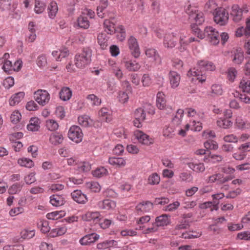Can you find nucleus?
I'll use <instances>...</instances> for the list:
<instances>
[{
	"label": "nucleus",
	"mask_w": 250,
	"mask_h": 250,
	"mask_svg": "<svg viewBox=\"0 0 250 250\" xmlns=\"http://www.w3.org/2000/svg\"><path fill=\"white\" fill-rule=\"evenodd\" d=\"M4 249V250H24V247L22 245H15L6 246Z\"/></svg>",
	"instance_id": "nucleus-64"
},
{
	"label": "nucleus",
	"mask_w": 250,
	"mask_h": 250,
	"mask_svg": "<svg viewBox=\"0 0 250 250\" xmlns=\"http://www.w3.org/2000/svg\"><path fill=\"white\" fill-rule=\"evenodd\" d=\"M156 105L161 110L164 109L166 106L165 94L162 92H159L157 94Z\"/></svg>",
	"instance_id": "nucleus-21"
},
{
	"label": "nucleus",
	"mask_w": 250,
	"mask_h": 250,
	"mask_svg": "<svg viewBox=\"0 0 250 250\" xmlns=\"http://www.w3.org/2000/svg\"><path fill=\"white\" fill-rule=\"evenodd\" d=\"M115 241L113 240L110 241H106L103 243H99L97 245V249L99 250L106 249L109 247L113 246Z\"/></svg>",
	"instance_id": "nucleus-46"
},
{
	"label": "nucleus",
	"mask_w": 250,
	"mask_h": 250,
	"mask_svg": "<svg viewBox=\"0 0 250 250\" xmlns=\"http://www.w3.org/2000/svg\"><path fill=\"white\" fill-rule=\"evenodd\" d=\"M98 238L99 236L97 234L91 233L83 237L80 239V242L82 245H87L94 243Z\"/></svg>",
	"instance_id": "nucleus-17"
},
{
	"label": "nucleus",
	"mask_w": 250,
	"mask_h": 250,
	"mask_svg": "<svg viewBox=\"0 0 250 250\" xmlns=\"http://www.w3.org/2000/svg\"><path fill=\"white\" fill-rule=\"evenodd\" d=\"M50 203L55 207L62 206L65 203V199L62 195L54 194L50 197Z\"/></svg>",
	"instance_id": "nucleus-14"
},
{
	"label": "nucleus",
	"mask_w": 250,
	"mask_h": 250,
	"mask_svg": "<svg viewBox=\"0 0 250 250\" xmlns=\"http://www.w3.org/2000/svg\"><path fill=\"white\" fill-rule=\"evenodd\" d=\"M64 185L62 184H53L49 187V190L52 192H57L64 189Z\"/></svg>",
	"instance_id": "nucleus-54"
},
{
	"label": "nucleus",
	"mask_w": 250,
	"mask_h": 250,
	"mask_svg": "<svg viewBox=\"0 0 250 250\" xmlns=\"http://www.w3.org/2000/svg\"><path fill=\"white\" fill-rule=\"evenodd\" d=\"M248 9L246 5H244L241 8L237 4L232 6L230 15L235 22H239L242 19L243 13H247Z\"/></svg>",
	"instance_id": "nucleus-6"
},
{
	"label": "nucleus",
	"mask_w": 250,
	"mask_h": 250,
	"mask_svg": "<svg viewBox=\"0 0 250 250\" xmlns=\"http://www.w3.org/2000/svg\"><path fill=\"white\" fill-rule=\"evenodd\" d=\"M134 117L136 119L144 120L146 119V114L144 110L142 108L136 109L134 112Z\"/></svg>",
	"instance_id": "nucleus-45"
},
{
	"label": "nucleus",
	"mask_w": 250,
	"mask_h": 250,
	"mask_svg": "<svg viewBox=\"0 0 250 250\" xmlns=\"http://www.w3.org/2000/svg\"><path fill=\"white\" fill-rule=\"evenodd\" d=\"M108 162L110 164L119 167H124L126 164L125 160L121 157L110 158L108 160Z\"/></svg>",
	"instance_id": "nucleus-28"
},
{
	"label": "nucleus",
	"mask_w": 250,
	"mask_h": 250,
	"mask_svg": "<svg viewBox=\"0 0 250 250\" xmlns=\"http://www.w3.org/2000/svg\"><path fill=\"white\" fill-rule=\"evenodd\" d=\"M134 135L139 142L143 145L149 146L153 143V140L147 134L140 130L134 131Z\"/></svg>",
	"instance_id": "nucleus-8"
},
{
	"label": "nucleus",
	"mask_w": 250,
	"mask_h": 250,
	"mask_svg": "<svg viewBox=\"0 0 250 250\" xmlns=\"http://www.w3.org/2000/svg\"><path fill=\"white\" fill-rule=\"evenodd\" d=\"M35 174L33 172L30 173L27 176L25 177L24 181L28 185H30L34 183L36 181V178L35 177Z\"/></svg>",
	"instance_id": "nucleus-63"
},
{
	"label": "nucleus",
	"mask_w": 250,
	"mask_h": 250,
	"mask_svg": "<svg viewBox=\"0 0 250 250\" xmlns=\"http://www.w3.org/2000/svg\"><path fill=\"white\" fill-rule=\"evenodd\" d=\"M23 184L21 183H16L12 185L8 189V192L10 194L18 193L21 191Z\"/></svg>",
	"instance_id": "nucleus-33"
},
{
	"label": "nucleus",
	"mask_w": 250,
	"mask_h": 250,
	"mask_svg": "<svg viewBox=\"0 0 250 250\" xmlns=\"http://www.w3.org/2000/svg\"><path fill=\"white\" fill-rule=\"evenodd\" d=\"M169 222L168 216L167 214H163L160 216L157 217L154 223L156 226L159 227L167 226L169 224Z\"/></svg>",
	"instance_id": "nucleus-19"
},
{
	"label": "nucleus",
	"mask_w": 250,
	"mask_h": 250,
	"mask_svg": "<svg viewBox=\"0 0 250 250\" xmlns=\"http://www.w3.org/2000/svg\"><path fill=\"white\" fill-rule=\"evenodd\" d=\"M37 226L43 233L48 232L50 229L48 222L46 220H41L37 223Z\"/></svg>",
	"instance_id": "nucleus-32"
},
{
	"label": "nucleus",
	"mask_w": 250,
	"mask_h": 250,
	"mask_svg": "<svg viewBox=\"0 0 250 250\" xmlns=\"http://www.w3.org/2000/svg\"><path fill=\"white\" fill-rule=\"evenodd\" d=\"M78 25L80 28L87 29L89 26V21L86 16L82 14L77 19Z\"/></svg>",
	"instance_id": "nucleus-25"
},
{
	"label": "nucleus",
	"mask_w": 250,
	"mask_h": 250,
	"mask_svg": "<svg viewBox=\"0 0 250 250\" xmlns=\"http://www.w3.org/2000/svg\"><path fill=\"white\" fill-rule=\"evenodd\" d=\"M160 181V176L156 173L150 175L148 179V183L151 185H157Z\"/></svg>",
	"instance_id": "nucleus-43"
},
{
	"label": "nucleus",
	"mask_w": 250,
	"mask_h": 250,
	"mask_svg": "<svg viewBox=\"0 0 250 250\" xmlns=\"http://www.w3.org/2000/svg\"><path fill=\"white\" fill-rule=\"evenodd\" d=\"M21 118V114L19 111H14L11 116L10 119L13 124L17 123Z\"/></svg>",
	"instance_id": "nucleus-59"
},
{
	"label": "nucleus",
	"mask_w": 250,
	"mask_h": 250,
	"mask_svg": "<svg viewBox=\"0 0 250 250\" xmlns=\"http://www.w3.org/2000/svg\"><path fill=\"white\" fill-rule=\"evenodd\" d=\"M24 96L23 92H19L11 96L9 99V104L11 106H14L18 104Z\"/></svg>",
	"instance_id": "nucleus-20"
},
{
	"label": "nucleus",
	"mask_w": 250,
	"mask_h": 250,
	"mask_svg": "<svg viewBox=\"0 0 250 250\" xmlns=\"http://www.w3.org/2000/svg\"><path fill=\"white\" fill-rule=\"evenodd\" d=\"M189 227V222L186 220H182L179 224L175 226L176 230L187 229Z\"/></svg>",
	"instance_id": "nucleus-57"
},
{
	"label": "nucleus",
	"mask_w": 250,
	"mask_h": 250,
	"mask_svg": "<svg viewBox=\"0 0 250 250\" xmlns=\"http://www.w3.org/2000/svg\"><path fill=\"white\" fill-rule=\"evenodd\" d=\"M244 60V53L240 50L237 49L235 52L233 62L235 63L240 64H241Z\"/></svg>",
	"instance_id": "nucleus-38"
},
{
	"label": "nucleus",
	"mask_w": 250,
	"mask_h": 250,
	"mask_svg": "<svg viewBox=\"0 0 250 250\" xmlns=\"http://www.w3.org/2000/svg\"><path fill=\"white\" fill-rule=\"evenodd\" d=\"M215 68V65L212 62L201 60L198 62L196 67L190 69L188 71V75L197 77V80L203 83L206 80V77L204 75L205 72L206 71H214Z\"/></svg>",
	"instance_id": "nucleus-2"
},
{
	"label": "nucleus",
	"mask_w": 250,
	"mask_h": 250,
	"mask_svg": "<svg viewBox=\"0 0 250 250\" xmlns=\"http://www.w3.org/2000/svg\"><path fill=\"white\" fill-rule=\"evenodd\" d=\"M98 207L103 209L110 210L113 209L116 206V203L115 201L110 199H104L100 201L98 203Z\"/></svg>",
	"instance_id": "nucleus-10"
},
{
	"label": "nucleus",
	"mask_w": 250,
	"mask_h": 250,
	"mask_svg": "<svg viewBox=\"0 0 250 250\" xmlns=\"http://www.w3.org/2000/svg\"><path fill=\"white\" fill-rule=\"evenodd\" d=\"M52 54L57 61H61L62 58L68 56L69 51L67 48H58L57 50L52 52Z\"/></svg>",
	"instance_id": "nucleus-13"
},
{
	"label": "nucleus",
	"mask_w": 250,
	"mask_h": 250,
	"mask_svg": "<svg viewBox=\"0 0 250 250\" xmlns=\"http://www.w3.org/2000/svg\"><path fill=\"white\" fill-rule=\"evenodd\" d=\"M204 146L207 149H217L218 145L217 143L212 140H208L205 142Z\"/></svg>",
	"instance_id": "nucleus-52"
},
{
	"label": "nucleus",
	"mask_w": 250,
	"mask_h": 250,
	"mask_svg": "<svg viewBox=\"0 0 250 250\" xmlns=\"http://www.w3.org/2000/svg\"><path fill=\"white\" fill-rule=\"evenodd\" d=\"M108 37L105 33H100L98 35L97 37L98 42L100 46H105L108 45Z\"/></svg>",
	"instance_id": "nucleus-36"
},
{
	"label": "nucleus",
	"mask_w": 250,
	"mask_h": 250,
	"mask_svg": "<svg viewBox=\"0 0 250 250\" xmlns=\"http://www.w3.org/2000/svg\"><path fill=\"white\" fill-rule=\"evenodd\" d=\"M86 187L88 188L92 192H98L101 190V187L99 183L96 182H90L86 183Z\"/></svg>",
	"instance_id": "nucleus-39"
},
{
	"label": "nucleus",
	"mask_w": 250,
	"mask_h": 250,
	"mask_svg": "<svg viewBox=\"0 0 250 250\" xmlns=\"http://www.w3.org/2000/svg\"><path fill=\"white\" fill-rule=\"evenodd\" d=\"M72 199L79 204H84L87 201V198L80 190H75L71 193Z\"/></svg>",
	"instance_id": "nucleus-9"
},
{
	"label": "nucleus",
	"mask_w": 250,
	"mask_h": 250,
	"mask_svg": "<svg viewBox=\"0 0 250 250\" xmlns=\"http://www.w3.org/2000/svg\"><path fill=\"white\" fill-rule=\"evenodd\" d=\"M47 10L49 17L52 19H54L58 10L57 3L55 1L51 2Z\"/></svg>",
	"instance_id": "nucleus-23"
},
{
	"label": "nucleus",
	"mask_w": 250,
	"mask_h": 250,
	"mask_svg": "<svg viewBox=\"0 0 250 250\" xmlns=\"http://www.w3.org/2000/svg\"><path fill=\"white\" fill-rule=\"evenodd\" d=\"M34 99L42 106L47 104L50 100V95L45 90L39 89L34 93Z\"/></svg>",
	"instance_id": "nucleus-7"
},
{
	"label": "nucleus",
	"mask_w": 250,
	"mask_h": 250,
	"mask_svg": "<svg viewBox=\"0 0 250 250\" xmlns=\"http://www.w3.org/2000/svg\"><path fill=\"white\" fill-rule=\"evenodd\" d=\"M65 214L63 211H54L46 214V217L50 220H57L63 217Z\"/></svg>",
	"instance_id": "nucleus-35"
},
{
	"label": "nucleus",
	"mask_w": 250,
	"mask_h": 250,
	"mask_svg": "<svg viewBox=\"0 0 250 250\" xmlns=\"http://www.w3.org/2000/svg\"><path fill=\"white\" fill-rule=\"evenodd\" d=\"M107 170L104 167L97 168L96 169L92 171V174L94 177L100 178L104 175H106Z\"/></svg>",
	"instance_id": "nucleus-42"
},
{
	"label": "nucleus",
	"mask_w": 250,
	"mask_h": 250,
	"mask_svg": "<svg viewBox=\"0 0 250 250\" xmlns=\"http://www.w3.org/2000/svg\"><path fill=\"white\" fill-rule=\"evenodd\" d=\"M100 214L99 212H87L85 214V216L83 217V219L87 221H93L95 223H97L100 221Z\"/></svg>",
	"instance_id": "nucleus-24"
},
{
	"label": "nucleus",
	"mask_w": 250,
	"mask_h": 250,
	"mask_svg": "<svg viewBox=\"0 0 250 250\" xmlns=\"http://www.w3.org/2000/svg\"><path fill=\"white\" fill-rule=\"evenodd\" d=\"M237 74L235 68L231 67L228 69V77L229 81H233Z\"/></svg>",
	"instance_id": "nucleus-60"
},
{
	"label": "nucleus",
	"mask_w": 250,
	"mask_h": 250,
	"mask_svg": "<svg viewBox=\"0 0 250 250\" xmlns=\"http://www.w3.org/2000/svg\"><path fill=\"white\" fill-rule=\"evenodd\" d=\"M46 126L48 130L54 131L58 129L59 125L55 121L49 120L46 121Z\"/></svg>",
	"instance_id": "nucleus-47"
},
{
	"label": "nucleus",
	"mask_w": 250,
	"mask_h": 250,
	"mask_svg": "<svg viewBox=\"0 0 250 250\" xmlns=\"http://www.w3.org/2000/svg\"><path fill=\"white\" fill-rule=\"evenodd\" d=\"M229 19V14L226 10L222 7L215 8L214 14V21L220 25H225Z\"/></svg>",
	"instance_id": "nucleus-4"
},
{
	"label": "nucleus",
	"mask_w": 250,
	"mask_h": 250,
	"mask_svg": "<svg viewBox=\"0 0 250 250\" xmlns=\"http://www.w3.org/2000/svg\"><path fill=\"white\" fill-rule=\"evenodd\" d=\"M212 96H218L222 95L223 90L221 85L218 84H213L211 86Z\"/></svg>",
	"instance_id": "nucleus-48"
},
{
	"label": "nucleus",
	"mask_w": 250,
	"mask_h": 250,
	"mask_svg": "<svg viewBox=\"0 0 250 250\" xmlns=\"http://www.w3.org/2000/svg\"><path fill=\"white\" fill-rule=\"evenodd\" d=\"M188 167L196 172H202L204 171L205 167L203 163H195L190 162L188 163Z\"/></svg>",
	"instance_id": "nucleus-26"
},
{
	"label": "nucleus",
	"mask_w": 250,
	"mask_h": 250,
	"mask_svg": "<svg viewBox=\"0 0 250 250\" xmlns=\"http://www.w3.org/2000/svg\"><path fill=\"white\" fill-rule=\"evenodd\" d=\"M146 55L153 61H156L159 58V55L154 48H147L145 50Z\"/></svg>",
	"instance_id": "nucleus-30"
},
{
	"label": "nucleus",
	"mask_w": 250,
	"mask_h": 250,
	"mask_svg": "<svg viewBox=\"0 0 250 250\" xmlns=\"http://www.w3.org/2000/svg\"><path fill=\"white\" fill-rule=\"evenodd\" d=\"M192 31L195 35L200 39L207 38V40L213 45H216L219 42V34L212 26H207L204 29V33L196 26H192Z\"/></svg>",
	"instance_id": "nucleus-3"
},
{
	"label": "nucleus",
	"mask_w": 250,
	"mask_h": 250,
	"mask_svg": "<svg viewBox=\"0 0 250 250\" xmlns=\"http://www.w3.org/2000/svg\"><path fill=\"white\" fill-rule=\"evenodd\" d=\"M234 97H238L242 102L246 104H250V97L246 95L245 94L236 93L234 94Z\"/></svg>",
	"instance_id": "nucleus-58"
},
{
	"label": "nucleus",
	"mask_w": 250,
	"mask_h": 250,
	"mask_svg": "<svg viewBox=\"0 0 250 250\" xmlns=\"http://www.w3.org/2000/svg\"><path fill=\"white\" fill-rule=\"evenodd\" d=\"M11 4V0H0V9L2 11L8 10Z\"/></svg>",
	"instance_id": "nucleus-53"
},
{
	"label": "nucleus",
	"mask_w": 250,
	"mask_h": 250,
	"mask_svg": "<svg viewBox=\"0 0 250 250\" xmlns=\"http://www.w3.org/2000/svg\"><path fill=\"white\" fill-rule=\"evenodd\" d=\"M104 25L105 31L108 34H112L118 31V28L116 29L114 19L105 20Z\"/></svg>",
	"instance_id": "nucleus-12"
},
{
	"label": "nucleus",
	"mask_w": 250,
	"mask_h": 250,
	"mask_svg": "<svg viewBox=\"0 0 250 250\" xmlns=\"http://www.w3.org/2000/svg\"><path fill=\"white\" fill-rule=\"evenodd\" d=\"M18 63L19 65L17 66V67H15L14 66H13L11 61L8 60H5L4 61V64L2 68L3 70L8 74H10V71L12 70L18 71L21 69V62L20 61H17L15 62V63Z\"/></svg>",
	"instance_id": "nucleus-11"
},
{
	"label": "nucleus",
	"mask_w": 250,
	"mask_h": 250,
	"mask_svg": "<svg viewBox=\"0 0 250 250\" xmlns=\"http://www.w3.org/2000/svg\"><path fill=\"white\" fill-rule=\"evenodd\" d=\"M240 87L242 89L243 92L250 93V81L242 79L240 83Z\"/></svg>",
	"instance_id": "nucleus-44"
},
{
	"label": "nucleus",
	"mask_w": 250,
	"mask_h": 250,
	"mask_svg": "<svg viewBox=\"0 0 250 250\" xmlns=\"http://www.w3.org/2000/svg\"><path fill=\"white\" fill-rule=\"evenodd\" d=\"M40 126L38 124V120L35 118L31 119L30 123L27 125L28 130L35 131L38 130Z\"/></svg>",
	"instance_id": "nucleus-41"
},
{
	"label": "nucleus",
	"mask_w": 250,
	"mask_h": 250,
	"mask_svg": "<svg viewBox=\"0 0 250 250\" xmlns=\"http://www.w3.org/2000/svg\"><path fill=\"white\" fill-rule=\"evenodd\" d=\"M18 163L20 166L28 168H31L34 166L33 162L27 158L20 159L18 160Z\"/></svg>",
	"instance_id": "nucleus-40"
},
{
	"label": "nucleus",
	"mask_w": 250,
	"mask_h": 250,
	"mask_svg": "<svg viewBox=\"0 0 250 250\" xmlns=\"http://www.w3.org/2000/svg\"><path fill=\"white\" fill-rule=\"evenodd\" d=\"M68 136L73 142L79 143L82 141L83 133L79 126L73 125L68 131Z\"/></svg>",
	"instance_id": "nucleus-5"
},
{
	"label": "nucleus",
	"mask_w": 250,
	"mask_h": 250,
	"mask_svg": "<svg viewBox=\"0 0 250 250\" xmlns=\"http://www.w3.org/2000/svg\"><path fill=\"white\" fill-rule=\"evenodd\" d=\"M63 140L62 135L60 133L56 132L52 133L50 137V141L54 145L61 144Z\"/></svg>",
	"instance_id": "nucleus-27"
},
{
	"label": "nucleus",
	"mask_w": 250,
	"mask_h": 250,
	"mask_svg": "<svg viewBox=\"0 0 250 250\" xmlns=\"http://www.w3.org/2000/svg\"><path fill=\"white\" fill-rule=\"evenodd\" d=\"M72 91L68 87H63L59 92L60 99L63 101H67L72 97Z\"/></svg>",
	"instance_id": "nucleus-16"
},
{
	"label": "nucleus",
	"mask_w": 250,
	"mask_h": 250,
	"mask_svg": "<svg viewBox=\"0 0 250 250\" xmlns=\"http://www.w3.org/2000/svg\"><path fill=\"white\" fill-rule=\"evenodd\" d=\"M87 99L91 101L92 105H99L101 103V100L94 94L88 95Z\"/></svg>",
	"instance_id": "nucleus-51"
},
{
	"label": "nucleus",
	"mask_w": 250,
	"mask_h": 250,
	"mask_svg": "<svg viewBox=\"0 0 250 250\" xmlns=\"http://www.w3.org/2000/svg\"><path fill=\"white\" fill-rule=\"evenodd\" d=\"M208 156L210 158L209 161L213 163L220 162L223 159L222 156L220 155L211 154L210 153Z\"/></svg>",
	"instance_id": "nucleus-61"
},
{
	"label": "nucleus",
	"mask_w": 250,
	"mask_h": 250,
	"mask_svg": "<svg viewBox=\"0 0 250 250\" xmlns=\"http://www.w3.org/2000/svg\"><path fill=\"white\" fill-rule=\"evenodd\" d=\"M92 51L90 48H83V50L77 53L74 57V62H71L66 66L68 72L73 73L77 69H83L90 62Z\"/></svg>",
	"instance_id": "nucleus-1"
},
{
	"label": "nucleus",
	"mask_w": 250,
	"mask_h": 250,
	"mask_svg": "<svg viewBox=\"0 0 250 250\" xmlns=\"http://www.w3.org/2000/svg\"><path fill=\"white\" fill-rule=\"evenodd\" d=\"M88 117L86 115H83L79 117L78 122L82 126L87 127L89 125Z\"/></svg>",
	"instance_id": "nucleus-56"
},
{
	"label": "nucleus",
	"mask_w": 250,
	"mask_h": 250,
	"mask_svg": "<svg viewBox=\"0 0 250 250\" xmlns=\"http://www.w3.org/2000/svg\"><path fill=\"white\" fill-rule=\"evenodd\" d=\"M118 29L120 30V32L119 33H117V38L120 41L122 42L124 40L125 38V30L122 25L118 27Z\"/></svg>",
	"instance_id": "nucleus-62"
},
{
	"label": "nucleus",
	"mask_w": 250,
	"mask_h": 250,
	"mask_svg": "<svg viewBox=\"0 0 250 250\" xmlns=\"http://www.w3.org/2000/svg\"><path fill=\"white\" fill-rule=\"evenodd\" d=\"M45 4L40 0H36L35 2L34 11L37 14H41L45 8Z\"/></svg>",
	"instance_id": "nucleus-34"
},
{
	"label": "nucleus",
	"mask_w": 250,
	"mask_h": 250,
	"mask_svg": "<svg viewBox=\"0 0 250 250\" xmlns=\"http://www.w3.org/2000/svg\"><path fill=\"white\" fill-rule=\"evenodd\" d=\"M91 165L88 162L79 163L78 169L80 171L83 172H88L91 169Z\"/></svg>",
	"instance_id": "nucleus-50"
},
{
	"label": "nucleus",
	"mask_w": 250,
	"mask_h": 250,
	"mask_svg": "<svg viewBox=\"0 0 250 250\" xmlns=\"http://www.w3.org/2000/svg\"><path fill=\"white\" fill-rule=\"evenodd\" d=\"M101 120L105 122H109L111 120L110 115L108 113V109L106 108H102L99 112Z\"/></svg>",
	"instance_id": "nucleus-31"
},
{
	"label": "nucleus",
	"mask_w": 250,
	"mask_h": 250,
	"mask_svg": "<svg viewBox=\"0 0 250 250\" xmlns=\"http://www.w3.org/2000/svg\"><path fill=\"white\" fill-rule=\"evenodd\" d=\"M169 79L172 88H176L179 85L180 76L177 72L170 71L169 73Z\"/></svg>",
	"instance_id": "nucleus-15"
},
{
	"label": "nucleus",
	"mask_w": 250,
	"mask_h": 250,
	"mask_svg": "<svg viewBox=\"0 0 250 250\" xmlns=\"http://www.w3.org/2000/svg\"><path fill=\"white\" fill-rule=\"evenodd\" d=\"M125 67L129 71H136L140 68V65L135 61H124Z\"/></svg>",
	"instance_id": "nucleus-22"
},
{
	"label": "nucleus",
	"mask_w": 250,
	"mask_h": 250,
	"mask_svg": "<svg viewBox=\"0 0 250 250\" xmlns=\"http://www.w3.org/2000/svg\"><path fill=\"white\" fill-rule=\"evenodd\" d=\"M232 122L229 119L220 118L217 121V125L220 127L227 129L232 125Z\"/></svg>",
	"instance_id": "nucleus-29"
},
{
	"label": "nucleus",
	"mask_w": 250,
	"mask_h": 250,
	"mask_svg": "<svg viewBox=\"0 0 250 250\" xmlns=\"http://www.w3.org/2000/svg\"><path fill=\"white\" fill-rule=\"evenodd\" d=\"M14 84V80L12 77H8L3 82V85L5 88L9 89Z\"/></svg>",
	"instance_id": "nucleus-55"
},
{
	"label": "nucleus",
	"mask_w": 250,
	"mask_h": 250,
	"mask_svg": "<svg viewBox=\"0 0 250 250\" xmlns=\"http://www.w3.org/2000/svg\"><path fill=\"white\" fill-rule=\"evenodd\" d=\"M187 12L189 14L190 18L194 20L196 24H201L204 21V15L202 12L195 10L192 14L189 11Z\"/></svg>",
	"instance_id": "nucleus-18"
},
{
	"label": "nucleus",
	"mask_w": 250,
	"mask_h": 250,
	"mask_svg": "<svg viewBox=\"0 0 250 250\" xmlns=\"http://www.w3.org/2000/svg\"><path fill=\"white\" fill-rule=\"evenodd\" d=\"M35 235L34 230L24 229L21 232V238L23 239L32 238Z\"/></svg>",
	"instance_id": "nucleus-49"
},
{
	"label": "nucleus",
	"mask_w": 250,
	"mask_h": 250,
	"mask_svg": "<svg viewBox=\"0 0 250 250\" xmlns=\"http://www.w3.org/2000/svg\"><path fill=\"white\" fill-rule=\"evenodd\" d=\"M236 124L238 127L241 129L250 128V123L245 121L240 118H237L236 119Z\"/></svg>",
	"instance_id": "nucleus-37"
}]
</instances>
